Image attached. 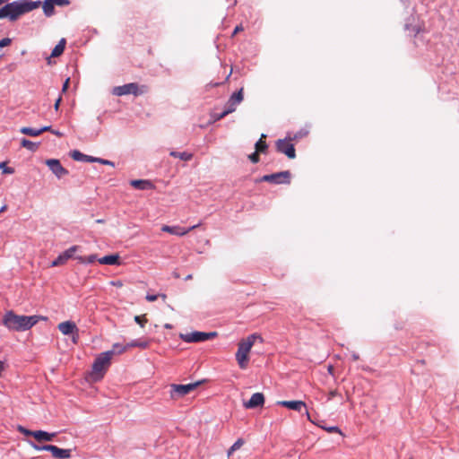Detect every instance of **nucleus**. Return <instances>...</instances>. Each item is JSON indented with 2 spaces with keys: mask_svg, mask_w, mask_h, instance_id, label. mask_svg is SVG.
<instances>
[{
  "mask_svg": "<svg viewBox=\"0 0 459 459\" xmlns=\"http://www.w3.org/2000/svg\"><path fill=\"white\" fill-rule=\"evenodd\" d=\"M40 1H14L5 4L0 9V19L8 18L16 21L21 15L39 8Z\"/></svg>",
  "mask_w": 459,
  "mask_h": 459,
  "instance_id": "f257e3e1",
  "label": "nucleus"
},
{
  "mask_svg": "<svg viewBox=\"0 0 459 459\" xmlns=\"http://www.w3.org/2000/svg\"><path fill=\"white\" fill-rule=\"evenodd\" d=\"M38 316H19L13 311H7L3 318V325L11 331L22 332L30 329L39 322Z\"/></svg>",
  "mask_w": 459,
  "mask_h": 459,
  "instance_id": "f03ea898",
  "label": "nucleus"
},
{
  "mask_svg": "<svg viewBox=\"0 0 459 459\" xmlns=\"http://www.w3.org/2000/svg\"><path fill=\"white\" fill-rule=\"evenodd\" d=\"M256 340L263 342V338L258 333H252L246 339H242L238 345V351L236 352V359L241 369H246L248 366L249 352Z\"/></svg>",
  "mask_w": 459,
  "mask_h": 459,
  "instance_id": "7ed1b4c3",
  "label": "nucleus"
},
{
  "mask_svg": "<svg viewBox=\"0 0 459 459\" xmlns=\"http://www.w3.org/2000/svg\"><path fill=\"white\" fill-rule=\"evenodd\" d=\"M111 359L112 352L107 351L100 353L95 359L91 372V378L92 381H99L104 377L110 365Z\"/></svg>",
  "mask_w": 459,
  "mask_h": 459,
  "instance_id": "20e7f679",
  "label": "nucleus"
},
{
  "mask_svg": "<svg viewBox=\"0 0 459 459\" xmlns=\"http://www.w3.org/2000/svg\"><path fill=\"white\" fill-rule=\"evenodd\" d=\"M145 91V87L142 86L141 88L137 83L131 82L122 86L115 87L112 91V93L116 96H123L127 94H133L134 96H138L143 94Z\"/></svg>",
  "mask_w": 459,
  "mask_h": 459,
  "instance_id": "39448f33",
  "label": "nucleus"
},
{
  "mask_svg": "<svg viewBox=\"0 0 459 459\" xmlns=\"http://www.w3.org/2000/svg\"><path fill=\"white\" fill-rule=\"evenodd\" d=\"M217 336L216 332H192L187 333H180L179 337L186 342H202L212 339Z\"/></svg>",
  "mask_w": 459,
  "mask_h": 459,
  "instance_id": "423d86ee",
  "label": "nucleus"
},
{
  "mask_svg": "<svg viewBox=\"0 0 459 459\" xmlns=\"http://www.w3.org/2000/svg\"><path fill=\"white\" fill-rule=\"evenodd\" d=\"M258 181L268 182L275 185L279 184H290V172L289 170L281 171L270 175L263 176Z\"/></svg>",
  "mask_w": 459,
  "mask_h": 459,
  "instance_id": "0eeeda50",
  "label": "nucleus"
},
{
  "mask_svg": "<svg viewBox=\"0 0 459 459\" xmlns=\"http://www.w3.org/2000/svg\"><path fill=\"white\" fill-rule=\"evenodd\" d=\"M275 146L278 152L285 154L289 159L296 157L294 145L290 139H279L276 141Z\"/></svg>",
  "mask_w": 459,
  "mask_h": 459,
  "instance_id": "6e6552de",
  "label": "nucleus"
},
{
  "mask_svg": "<svg viewBox=\"0 0 459 459\" xmlns=\"http://www.w3.org/2000/svg\"><path fill=\"white\" fill-rule=\"evenodd\" d=\"M199 385V383H193V384H187V385H171V397H181L184 396L190 392L194 391L197 386Z\"/></svg>",
  "mask_w": 459,
  "mask_h": 459,
  "instance_id": "1a4fd4ad",
  "label": "nucleus"
},
{
  "mask_svg": "<svg viewBox=\"0 0 459 459\" xmlns=\"http://www.w3.org/2000/svg\"><path fill=\"white\" fill-rule=\"evenodd\" d=\"M46 165L58 178H61L68 175V170L65 169L60 161L56 159H49L46 160Z\"/></svg>",
  "mask_w": 459,
  "mask_h": 459,
  "instance_id": "9d476101",
  "label": "nucleus"
},
{
  "mask_svg": "<svg viewBox=\"0 0 459 459\" xmlns=\"http://www.w3.org/2000/svg\"><path fill=\"white\" fill-rule=\"evenodd\" d=\"M78 249V247L77 246H73L71 247L70 248H68L67 250H65L64 253H62L61 255H59L52 263H51V266L55 267V266H60V265H63L65 264L68 259H70L71 257L74 256V254L76 252V250Z\"/></svg>",
  "mask_w": 459,
  "mask_h": 459,
  "instance_id": "9b49d317",
  "label": "nucleus"
},
{
  "mask_svg": "<svg viewBox=\"0 0 459 459\" xmlns=\"http://www.w3.org/2000/svg\"><path fill=\"white\" fill-rule=\"evenodd\" d=\"M200 224H196V225H194L190 228H187V229H184V228H181L179 226H168V225H163L161 227V230L164 231V232H168L169 234H172V235H176V236H185L186 235L188 232H190L191 230L196 229L197 227H199Z\"/></svg>",
  "mask_w": 459,
  "mask_h": 459,
  "instance_id": "f8f14e48",
  "label": "nucleus"
},
{
  "mask_svg": "<svg viewBox=\"0 0 459 459\" xmlns=\"http://www.w3.org/2000/svg\"><path fill=\"white\" fill-rule=\"evenodd\" d=\"M264 403V394L262 393H255L247 402L244 403V407L247 409H254L259 406H263Z\"/></svg>",
  "mask_w": 459,
  "mask_h": 459,
  "instance_id": "ddd939ff",
  "label": "nucleus"
},
{
  "mask_svg": "<svg viewBox=\"0 0 459 459\" xmlns=\"http://www.w3.org/2000/svg\"><path fill=\"white\" fill-rule=\"evenodd\" d=\"M277 404L297 411L306 409V403L303 401H279Z\"/></svg>",
  "mask_w": 459,
  "mask_h": 459,
  "instance_id": "4468645a",
  "label": "nucleus"
},
{
  "mask_svg": "<svg viewBox=\"0 0 459 459\" xmlns=\"http://www.w3.org/2000/svg\"><path fill=\"white\" fill-rule=\"evenodd\" d=\"M57 328L64 335H69L78 332L76 325L72 321L62 322L57 325Z\"/></svg>",
  "mask_w": 459,
  "mask_h": 459,
  "instance_id": "2eb2a0df",
  "label": "nucleus"
},
{
  "mask_svg": "<svg viewBox=\"0 0 459 459\" xmlns=\"http://www.w3.org/2000/svg\"><path fill=\"white\" fill-rule=\"evenodd\" d=\"M56 436V433H48L44 430H35L34 433V438L39 443L52 441Z\"/></svg>",
  "mask_w": 459,
  "mask_h": 459,
  "instance_id": "dca6fc26",
  "label": "nucleus"
},
{
  "mask_svg": "<svg viewBox=\"0 0 459 459\" xmlns=\"http://www.w3.org/2000/svg\"><path fill=\"white\" fill-rule=\"evenodd\" d=\"M130 185L136 189H142V190L152 189L154 187L153 184L151 181L145 180V179L132 180L130 182Z\"/></svg>",
  "mask_w": 459,
  "mask_h": 459,
  "instance_id": "f3484780",
  "label": "nucleus"
},
{
  "mask_svg": "<svg viewBox=\"0 0 459 459\" xmlns=\"http://www.w3.org/2000/svg\"><path fill=\"white\" fill-rule=\"evenodd\" d=\"M70 156L73 160L77 161L94 162V158L82 153L80 151L74 150L71 152Z\"/></svg>",
  "mask_w": 459,
  "mask_h": 459,
  "instance_id": "a211bd4d",
  "label": "nucleus"
},
{
  "mask_svg": "<svg viewBox=\"0 0 459 459\" xmlns=\"http://www.w3.org/2000/svg\"><path fill=\"white\" fill-rule=\"evenodd\" d=\"M52 456L58 459H67L71 457V450L55 446L52 452Z\"/></svg>",
  "mask_w": 459,
  "mask_h": 459,
  "instance_id": "6ab92c4d",
  "label": "nucleus"
},
{
  "mask_svg": "<svg viewBox=\"0 0 459 459\" xmlns=\"http://www.w3.org/2000/svg\"><path fill=\"white\" fill-rule=\"evenodd\" d=\"M55 5L54 0H44L42 4L44 14L48 17L52 16L55 13Z\"/></svg>",
  "mask_w": 459,
  "mask_h": 459,
  "instance_id": "aec40b11",
  "label": "nucleus"
},
{
  "mask_svg": "<svg viewBox=\"0 0 459 459\" xmlns=\"http://www.w3.org/2000/svg\"><path fill=\"white\" fill-rule=\"evenodd\" d=\"M119 255L118 254L109 255L103 256L99 259L100 264H119Z\"/></svg>",
  "mask_w": 459,
  "mask_h": 459,
  "instance_id": "412c9836",
  "label": "nucleus"
},
{
  "mask_svg": "<svg viewBox=\"0 0 459 459\" xmlns=\"http://www.w3.org/2000/svg\"><path fill=\"white\" fill-rule=\"evenodd\" d=\"M266 134H262L260 139L256 142L255 148L257 152L264 153L268 148L265 143Z\"/></svg>",
  "mask_w": 459,
  "mask_h": 459,
  "instance_id": "4be33fe9",
  "label": "nucleus"
},
{
  "mask_svg": "<svg viewBox=\"0 0 459 459\" xmlns=\"http://www.w3.org/2000/svg\"><path fill=\"white\" fill-rule=\"evenodd\" d=\"M65 39H62L52 50L51 56L56 57L62 55L65 48Z\"/></svg>",
  "mask_w": 459,
  "mask_h": 459,
  "instance_id": "5701e85b",
  "label": "nucleus"
},
{
  "mask_svg": "<svg viewBox=\"0 0 459 459\" xmlns=\"http://www.w3.org/2000/svg\"><path fill=\"white\" fill-rule=\"evenodd\" d=\"M236 108H237V105L233 104L230 100H228L225 105L224 111L222 113H221L220 115H218L217 119H221L224 117H226L227 115L234 112L236 110Z\"/></svg>",
  "mask_w": 459,
  "mask_h": 459,
  "instance_id": "b1692460",
  "label": "nucleus"
},
{
  "mask_svg": "<svg viewBox=\"0 0 459 459\" xmlns=\"http://www.w3.org/2000/svg\"><path fill=\"white\" fill-rule=\"evenodd\" d=\"M128 349H129L128 348V343L126 345H122V344H119V343H115L113 345V347H112V350L108 351L107 352H112V357H113L115 354H122V353H124Z\"/></svg>",
  "mask_w": 459,
  "mask_h": 459,
  "instance_id": "393cba45",
  "label": "nucleus"
},
{
  "mask_svg": "<svg viewBox=\"0 0 459 459\" xmlns=\"http://www.w3.org/2000/svg\"><path fill=\"white\" fill-rule=\"evenodd\" d=\"M229 100L238 106L243 100V88L238 92L233 93Z\"/></svg>",
  "mask_w": 459,
  "mask_h": 459,
  "instance_id": "a878e982",
  "label": "nucleus"
},
{
  "mask_svg": "<svg viewBox=\"0 0 459 459\" xmlns=\"http://www.w3.org/2000/svg\"><path fill=\"white\" fill-rule=\"evenodd\" d=\"M21 145L31 152H35L37 151L38 147H39V144L38 143H35L30 140H27L25 138L22 139L21 141Z\"/></svg>",
  "mask_w": 459,
  "mask_h": 459,
  "instance_id": "bb28decb",
  "label": "nucleus"
},
{
  "mask_svg": "<svg viewBox=\"0 0 459 459\" xmlns=\"http://www.w3.org/2000/svg\"><path fill=\"white\" fill-rule=\"evenodd\" d=\"M170 155L175 157V158H178L182 160H190L193 157V154L192 153H189V152H170Z\"/></svg>",
  "mask_w": 459,
  "mask_h": 459,
  "instance_id": "cd10ccee",
  "label": "nucleus"
},
{
  "mask_svg": "<svg viewBox=\"0 0 459 459\" xmlns=\"http://www.w3.org/2000/svg\"><path fill=\"white\" fill-rule=\"evenodd\" d=\"M20 132L23 134L30 135V136H38L40 134V131L39 129H34L31 127H22L20 129Z\"/></svg>",
  "mask_w": 459,
  "mask_h": 459,
  "instance_id": "c85d7f7f",
  "label": "nucleus"
},
{
  "mask_svg": "<svg viewBox=\"0 0 459 459\" xmlns=\"http://www.w3.org/2000/svg\"><path fill=\"white\" fill-rule=\"evenodd\" d=\"M149 346V342L146 341H133L128 342V348L139 347L142 349H146Z\"/></svg>",
  "mask_w": 459,
  "mask_h": 459,
  "instance_id": "c756f323",
  "label": "nucleus"
},
{
  "mask_svg": "<svg viewBox=\"0 0 459 459\" xmlns=\"http://www.w3.org/2000/svg\"><path fill=\"white\" fill-rule=\"evenodd\" d=\"M31 446L37 451H49L52 453L56 446H53V445L39 446V445L31 444Z\"/></svg>",
  "mask_w": 459,
  "mask_h": 459,
  "instance_id": "7c9ffc66",
  "label": "nucleus"
},
{
  "mask_svg": "<svg viewBox=\"0 0 459 459\" xmlns=\"http://www.w3.org/2000/svg\"><path fill=\"white\" fill-rule=\"evenodd\" d=\"M243 444H244L243 439L238 438V440H237V441H236V442H235V443L230 446V448L229 449V451H228V456H230V455H231V454H232L234 451H236V450L239 449V448L243 446Z\"/></svg>",
  "mask_w": 459,
  "mask_h": 459,
  "instance_id": "2f4dec72",
  "label": "nucleus"
},
{
  "mask_svg": "<svg viewBox=\"0 0 459 459\" xmlns=\"http://www.w3.org/2000/svg\"><path fill=\"white\" fill-rule=\"evenodd\" d=\"M76 259H78L82 263L91 264V263H93L97 259V256H96V255H91L89 256H84V257L83 256H78V257H76Z\"/></svg>",
  "mask_w": 459,
  "mask_h": 459,
  "instance_id": "473e14b6",
  "label": "nucleus"
},
{
  "mask_svg": "<svg viewBox=\"0 0 459 459\" xmlns=\"http://www.w3.org/2000/svg\"><path fill=\"white\" fill-rule=\"evenodd\" d=\"M0 169H2L4 174H13L14 169L8 167L5 162L0 163Z\"/></svg>",
  "mask_w": 459,
  "mask_h": 459,
  "instance_id": "72a5a7b5",
  "label": "nucleus"
},
{
  "mask_svg": "<svg viewBox=\"0 0 459 459\" xmlns=\"http://www.w3.org/2000/svg\"><path fill=\"white\" fill-rule=\"evenodd\" d=\"M134 321L140 325L142 327L144 326V325L147 323V318L145 316V315H143V316H134Z\"/></svg>",
  "mask_w": 459,
  "mask_h": 459,
  "instance_id": "f704fd0d",
  "label": "nucleus"
},
{
  "mask_svg": "<svg viewBox=\"0 0 459 459\" xmlns=\"http://www.w3.org/2000/svg\"><path fill=\"white\" fill-rule=\"evenodd\" d=\"M259 153L260 152H257V151H255V152L248 156V159L252 163H257L259 161Z\"/></svg>",
  "mask_w": 459,
  "mask_h": 459,
  "instance_id": "c9c22d12",
  "label": "nucleus"
},
{
  "mask_svg": "<svg viewBox=\"0 0 459 459\" xmlns=\"http://www.w3.org/2000/svg\"><path fill=\"white\" fill-rule=\"evenodd\" d=\"M19 430L21 433H22L23 435L25 436H31L34 437V433H35V430H29V429H26L22 427H19Z\"/></svg>",
  "mask_w": 459,
  "mask_h": 459,
  "instance_id": "e433bc0d",
  "label": "nucleus"
},
{
  "mask_svg": "<svg viewBox=\"0 0 459 459\" xmlns=\"http://www.w3.org/2000/svg\"><path fill=\"white\" fill-rule=\"evenodd\" d=\"M94 162H99V163H101V164H104V165L114 166V163L112 161L108 160H104V159H101V158H94Z\"/></svg>",
  "mask_w": 459,
  "mask_h": 459,
  "instance_id": "4c0bfd02",
  "label": "nucleus"
},
{
  "mask_svg": "<svg viewBox=\"0 0 459 459\" xmlns=\"http://www.w3.org/2000/svg\"><path fill=\"white\" fill-rule=\"evenodd\" d=\"M56 5L66 6L70 4V0H54Z\"/></svg>",
  "mask_w": 459,
  "mask_h": 459,
  "instance_id": "58836bf2",
  "label": "nucleus"
},
{
  "mask_svg": "<svg viewBox=\"0 0 459 459\" xmlns=\"http://www.w3.org/2000/svg\"><path fill=\"white\" fill-rule=\"evenodd\" d=\"M12 43V39L9 38H4L0 40V48H4L9 46Z\"/></svg>",
  "mask_w": 459,
  "mask_h": 459,
  "instance_id": "ea45409f",
  "label": "nucleus"
},
{
  "mask_svg": "<svg viewBox=\"0 0 459 459\" xmlns=\"http://www.w3.org/2000/svg\"><path fill=\"white\" fill-rule=\"evenodd\" d=\"M327 432L329 433H341V430L338 427H328V428H324Z\"/></svg>",
  "mask_w": 459,
  "mask_h": 459,
  "instance_id": "a19ab883",
  "label": "nucleus"
},
{
  "mask_svg": "<svg viewBox=\"0 0 459 459\" xmlns=\"http://www.w3.org/2000/svg\"><path fill=\"white\" fill-rule=\"evenodd\" d=\"M243 30H244V27L242 26V24L237 25L232 32V37L235 36L237 33L243 31Z\"/></svg>",
  "mask_w": 459,
  "mask_h": 459,
  "instance_id": "79ce46f5",
  "label": "nucleus"
},
{
  "mask_svg": "<svg viewBox=\"0 0 459 459\" xmlns=\"http://www.w3.org/2000/svg\"><path fill=\"white\" fill-rule=\"evenodd\" d=\"M158 298H159L158 295H151V294L146 295V299L150 302L156 301L158 299Z\"/></svg>",
  "mask_w": 459,
  "mask_h": 459,
  "instance_id": "37998d69",
  "label": "nucleus"
},
{
  "mask_svg": "<svg viewBox=\"0 0 459 459\" xmlns=\"http://www.w3.org/2000/svg\"><path fill=\"white\" fill-rule=\"evenodd\" d=\"M69 83H70V79H69V78H67V79L65 81L64 84H63L62 91H67V89H68V87H69Z\"/></svg>",
  "mask_w": 459,
  "mask_h": 459,
  "instance_id": "c03bdc74",
  "label": "nucleus"
},
{
  "mask_svg": "<svg viewBox=\"0 0 459 459\" xmlns=\"http://www.w3.org/2000/svg\"><path fill=\"white\" fill-rule=\"evenodd\" d=\"M39 130L40 131V134L44 132H48V131L51 132L52 131L50 126H43V127L39 128Z\"/></svg>",
  "mask_w": 459,
  "mask_h": 459,
  "instance_id": "a18cd8bd",
  "label": "nucleus"
},
{
  "mask_svg": "<svg viewBox=\"0 0 459 459\" xmlns=\"http://www.w3.org/2000/svg\"><path fill=\"white\" fill-rule=\"evenodd\" d=\"M61 100H62V98H61V97H58V98H57V100H56L55 105H54V108H55V109H56V110H57V109H58L59 105H60V103H61Z\"/></svg>",
  "mask_w": 459,
  "mask_h": 459,
  "instance_id": "49530a36",
  "label": "nucleus"
},
{
  "mask_svg": "<svg viewBox=\"0 0 459 459\" xmlns=\"http://www.w3.org/2000/svg\"><path fill=\"white\" fill-rule=\"evenodd\" d=\"M4 369H5L4 362L0 360V377L2 376V373L4 371Z\"/></svg>",
  "mask_w": 459,
  "mask_h": 459,
  "instance_id": "de8ad7c7",
  "label": "nucleus"
},
{
  "mask_svg": "<svg viewBox=\"0 0 459 459\" xmlns=\"http://www.w3.org/2000/svg\"><path fill=\"white\" fill-rule=\"evenodd\" d=\"M338 394V392L336 390L330 391L329 392V399H332L333 397L336 396Z\"/></svg>",
  "mask_w": 459,
  "mask_h": 459,
  "instance_id": "09e8293b",
  "label": "nucleus"
},
{
  "mask_svg": "<svg viewBox=\"0 0 459 459\" xmlns=\"http://www.w3.org/2000/svg\"><path fill=\"white\" fill-rule=\"evenodd\" d=\"M112 284L116 287H122L123 286V283L120 281H113Z\"/></svg>",
  "mask_w": 459,
  "mask_h": 459,
  "instance_id": "8fccbe9b",
  "label": "nucleus"
},
{
  "mask_svg": "<svg viewBox=\"0 0 459 459\" xmlns=\"http://www.w3.org/2000/svg\"><path fill=\"white\" fill-rule=\"evenodd\" d=\"M304 410H305V413H306L307 419L309 421L314 422V421L311 420V417H310V414H309V412H308L307 409L306 408V409H304Z\"/></svg>",
  "mask_w": 459,
  "mask_h": 459,
  "instance_id": "3c124183",
  "label": "nucleus"
},
{
  "mask_svg": "<svg viewBox=\"0 0 459 459\" xmlns=\"http://www.w3.org/2000/svg\"><path fill=\"white\" fill-rule=\"evenodd\" d=\"M351 358H352L353 360L356 361V360H358L359 359V356L358 353L353 352L352 355H351Z\"/></svg>",
  "mask_w": 459,
  "mask_h": 459,
  "instance_id": "603ef678",
  "label": "nucleus"
},
{
  "mask_svg": "<svg viewBox=\"0 0 459 459\" xmlns=\"http://www.w3.org/2000/svg\"><path fill=\"white\" fill-rule=\"evenodd\" d=\"M51 133H53L54 134L57 135V136H62V134L58 131H54L52 130Z\"/></svg>",
  "mask_w": 459,
  "mask_h": 459,
  "instance_id": "864d4df0",
  "label": "nucleus"
},
{
  "mask_svg": "<svg viewBox=\"0 0 459 459\" xmlns=\"http://www.w3.org/2000/svg\"><path fill=\"white\" fill-rule=\"evenodd\" d=\"M158 296L161 298L163 301H165L167 299V296L165 294H159Z\"/></svg>",
  "mask_w": 459,
  "mask_h": 459,
  "instance_id": "5fc2aeb1",
  "label": "nucleus"
},
{
  "mask_svg": "<svg viewBox=\"0 0 459 459\" xmlns=\"http://www.w3.org/2000/svg\"><path fill=\"white\" fill-rule=\"evenodd\" d=\"M328 372H329L330 374H333V366H331V365H330V366L328 367Z\"/></svg>",
  "mask_w": 459,
  "mask_h": 459,
  "instance_id": "6e6d98bb",
  "label": "nucleus"
},
{
  "mask_svg": "<svg viewBox=\"0 0 459 459\" xmlns=\"http://www.w3.org/2000/svg\"><path fill=\"white\" fill-rule=\"evenodd\" d=\"M192 279H193V275H192V274H188V275L185 278V280H186V281H189V280H192Z\"/></svg>",
  "mask_w": 459,
  "mask_h": 459,
  "instance_id": "4d7b16f0",
  "label": "nucleus"
},
{
  "mask_svg": "<svg viewBox=\"0 0 459 459\" xmlns=\"http://www.w3.org/2000/svg\"><path fill=\"white\" fill-rule=\"evenodd\" d=\"M6 205H4L1 209H0V212H3L6 210Z\"/></svg>",
  "mask_w": 459,
  "mask_h": 459,
  "instance_id": "13d9d810",
  "label": "nucleus"
},
{
  "mask_svg": "<svg viewBox=\"0 0 459 459\" xmlns=\"http://www.w3.org/2000/svg\"><path fill=\"white\" fill-rule=\"evenodd\" d=\"M413 30H414L415 34H418L420 31V29H415Z\"/></svg>",
  "mask_w": 459,
  "mask_h": 459,
  "instance_id": "bf43d9fd",
  "label": "nucleus"
},
{
  "mask_svg": "<svg viewBox=\"0 0 459 459\" xmlns=\"http://www.w3.org/2000/svg\"><path fill=\"white\" fill-rule=\"evenodd\" d=\"M77 337H78V334H77V333H76V337H75V336H74V337H73V341H74V342H76V338H77Z\"/></svg>",
  "mask_w": 459,
  "mask_h": 459,
  "instance_id": "052dcab7",
  "label": "nucleus"
},
{
  "mask_svg": "<svg viewBox=\"0 0 459 459\" xmlns=\"http://www.w3.org/2000/svg\"><path fill=\"white\" fill-rule=\"evenodd\" d=\"M5 2H7V0H0V5Z\"/></svg>",
  "mask_w": 459,
  "mask_h": 459,
  "instance_id": "680f3d73",
  "label": "nucleus"
},
{
  "mask_svg": "<svg viewBox=\"0 0 459 459\" xmlns=\"http://www.w3.org/2000/svg\"><path fill=\"white\" fill-rule=\"evenodd\" d=\"M165 327H166V328H170L171 326H170V325L167 324V325H165Z\"/></svg>",
  "mask_w": 459,
  "mask_h": 459,
  "instance_id": "e2e57ef3",
  "label": "nucleus"
},
{
  "mask_svg": "<svg viewBox=\"0 0 459 459\" xmlns=\"http://www.w3.org/2000/svg\"><path fill=\"white\" fill-rule=\"evenodd\" d=\"M409 459H412V458H409Z\"/></svg>",
  "mask_w": 459,
  "mask_h": 459,
  "instance_id": "0e129e2a",
  "label": "nucleus"
}]
</instances>
